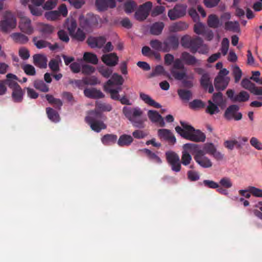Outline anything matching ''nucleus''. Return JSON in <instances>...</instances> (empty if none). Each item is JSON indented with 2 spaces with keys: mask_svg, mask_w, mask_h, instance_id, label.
Masks as SVG:
<instances>
[{
  "mask_svg": "<svg viewBox=\"0 0 262 262\" xmlns=\"http://www.w3.org/2000/svg\"><path fill=\"white\" fill-rule=\"evenodd\" d=\"M183 128L179 126L176 127V131L183 138L195 142H204L206 140V135L199 129H195L193 127L187 123L180 121Z\"/></svg>",
  "mask_w": 262,
  "mask_h": 262,
  "instance_id": "obj_1",
  "label": "nucleus"
},
{
  "mask_svg": "<svg viewBox=\"0 0 262 262\" xmlns=\"http://www.w3.org/2000/svg\"><path fill=\"white\" fill-rule=\"evenodd\" d=\"M122 113L133 126L139 128H144L146 119L142 117L143 112L140 107L124 106Z\"/></svg>",
  "mask_w": 262,
  "mask_h": 262,
  "instance_id": "obj_2",
  "label": "nucleus"
},
{
  "mask_svg": "<svg viewBox=\"0 0 262 262\" xmlns=\"http://www.w3.org/2000/svg\"><path fill=\"white\" fill-rule=\"evenodd\" d=\"M185 147L191 149L194 153V159L202 167L207 168L212 166L211 160L206 156L203 151H202L201 146L195 143H186Z\"/></svg>",
  "mask_w": 262,
  "mask_h": 262,
  "instance_id": "obj_3",
  "label": "nucleus"
},
{
  "mask_svg": "<svg viewBox=\"0 0 262 262\" xmlns=\"http://www.w3.org/2000/svg\"><path fill=\"white\" fill-rule=\"evenodd\" d=\"M202 40L201 37L198 36L192 37L186 35L182 37L181 45L183 48L189 49L191 53L194 54L199 49Z\"/></svg>",
  "mask_w": 262,
  "mask_h": 262,
  "instance_id": "obj_4",
  "label": "nucleus"
},
{
  "mask_svg": "<svg viewBox=\"0 0 262 262\" xmlns=\"http://www.w3.org/2000/svg\"><path fill=\"white\" fill-rule=\"evenodd\" d=\"M16 26V19L14 15L10 11H6L3 19L0 21V30L7 33L13 29Z\"/></svg>",
  "mask_w": 262,
  "mask_h": 262,
  "instance_id": "obj_5",
  "label": "nucleus"
},
{
  "mask_svg": "<svg viewBox=\"0 0 262 262\" xmlns=\"http://www.w3.org/2000/svg\"><path fill=\"white\" fill-rule=\"evenodd\" d=\"M170 72L171 75L176 80L182 81V83L184 87L189 89L193 86V74H190L188 75L186 72L185 71L171 70Z\"/></svg>",
  "mask_w": 262,
  "mask_h": 262,
  "instance_id": "obj_6",
  "label": "nucleus"
},
{
  "mask_svg": "<svg viewBox=\"0 0 262 262\" xmlns=\"http://www.w3.org/2000/svg\"><path fill=\"white\" fill-rule=\"evenodd\" d=\"M165 156L171 170L176 172H179L181 169V163L179 155L173 151H167Z\"/></svg>",
  "mask_w": 262,
  "mask_h": 262,
  "instance_id": "obj_7",
  "label": "nucleus"
},
{
  "mask_svg": "<svg viewBox=\"0 0 262 262\" xmlns=\"http://www.w3.org/2000/svg\"><path fill=\"white\" fill-rule=\"evenodd\" d=\"M152 7V4L151 2H147L140 5L135 13V17L139 21L145 20L149 15Z\"/></svg>",
  "mask_w": 262,
  "mask_h": 262,
  "instance_id": "obj_8",
  "label": "nucleus"
},
{
  "mask_svg": "<svg viewBox=\"0 0 262 262\" xmlns=\"http://www.w3.org/2000/svg\"><path fill=\"white\" fill-rule=\"evenodd\" d=\"M239 107L236 104H233L229 106L225 111L224 116L227 120L234 119L235 121H238L242 119L243 115L239 112Z\"/></svg>",
  "mask_w": 262,
  "mask_h": 262,
  "instance_id": "obj_9",
  "label": "nucleus"
},
{
  "mask_svg": "<svg viewBox=\"0 0 262 262\" xmlns=\"http://www.w3.org/2000/svg\"><path fill=\"white\" fill-rule=\"evenodd\" d=\"M163 52H169L171 50H177L179 46L178 36L171 35L168 36L163 41Z\"/></svg>",
  "mask_w": 262,
  "mask_h": 262,
  "instance_id": "obj_10",
  "label": "nucleus"
},
{
  "mask_svg": "<svg viewBox=\"0 0 262 262\" xmlns=\"http://www.w3.org/2000/svg\"><path fill=\"white\" fill-rule=\"evenodd\" d=\"M187 6L183 4H177L173 9L168 12V16L171 20H174L185 15Z\"/></svg>",
  "mask_w": 262,
  "mask_h": 262,
  "instance_id": "obj_11",
  "label": "nucleus"
},
{
  "mask_svg": "<svg viewBox=\"0 0 262 262\" xmlns=\"http://www.w3.org/2000/svg\"><path fill=\"white\" fill-rule=\"evenodd\" d=\"M79 21L80 27L87 30L95 25L96 18L91 14H88L86 16L81 15L79 17Z\"/></svg>",
  "mask_w": 262,
  "mask_h": 262,
  "instance_id": "obj_12",
  "label": "nucleus"
},
{
  "mask_svg": "<svg viewBox=\"0 0 262 262\" xmlns=\"http://www.w3.org/2000/svg\"><path fill=\"white\" fill-rule=\"evenodd\" d=\"M19 28L20 30L26 34L30 35L33 32V28L31 25V20L26 16H20Z\"/></svg>",
  "mask_w": 262,
  "mask_h": 262,
  "instance_id": "obj_13",
  "label": "nucleus"
},
{
  "mask_svg": "<svg viewBox=\"0 0 262 262\" xmlns=\"http://www.w3.org/2000/svg\"><path fill=\"white\" fill-rule=\"evenodd\" d=\"M106 41L104 36L98 37L90 36L88 37L86 43L91 48H102Z\"/></svg>",
  "mask_w": 262,
  "mask_h": 262,
  "instance_id": "obj_14",
  "label": "nucleus"
},
{
  "mask_svg": "<svg viewBox=\"0 0 262 262\" xmlns=\"http://www.w3.org/2000/svg\"><path fill=\"white\" fill-rule=\"evenodd\" d=\"M158 137L168 142L169 144L173 145L176 142V138L171 132L168 129H159L158 130Z\"/></svg>",
  "mask_w": 262,
  "mask_h": 262,
  "instance_id": "obj_15",
  "label": "nucleus"
},
{
  "mask_svg": "<svg viewBox=\"0 0 262 262\" xmlns=\"http://www.w3.org/2000/svg\"><path fill=\"white\" fill-rule=\"evenodd\" d=\"M181 58L183 62L188 66H200L201 61L198 59L194 56L187 52H183L181 53Z\"/></svg>",
  "mask_w": 262,
  "mask_h": 262,
  "instance_id": "obj_16",
  "label": "nucleus"
},
{
  "mask_svg": "<svg viewBox=\"0 0 262 262\" xmlns=\"http://www.w3.org/2000/svg\"><path fill=\"white\" fill-rule=\"evenodd\" d=\"M102 62L106 65L114 67L118 64L119 58L115 53L103 54L101 57Z\"/></svg>",
  "mask_w": 262,
  "mask_h": 262,
  "instance_id": "obj_17",
  "label": "nucleus"
},
{
  "mask_svg": "<svg viewBox=\"0 0 262 262\" xmlns=\"http://www.w3.org/2000/svg\"><path fill=\"white\" fill-rule=\"evenodd\" d=\"M147 115L152 122L158 124L160 127H164L165 126V123L163 118L156 111H148Z\"/></svg>",
  "mask_w": 262,
  "mask_h": 262,
  "instance_id": "obj_18",
  "label": "nucleus"
},
{
  "mask_svg": "<svg viewBox=\"0 0 262 262\" xmlns=\"http://www.w3.org/2000/svg\"><path fill=\"white\" fill-rule=\"evenodd\" d=\"M83 93L85 96L91 99H99L104 97L103 93L100 90H97L95 88L85 89Z\"/></svg>",
  "mask_w": 262,
  "mask_h": 262,
  "instance_id": "obj_19",
  "label": "nucleus"
},
{
  "mask_svg": "<svg viewBox=\"0 0 262 262\" xmlns=\"http://www.w3.org/2000/svg\"><path fill=\"white\" fill-rule=\"evenodd\" d=\"M102 116V113L98 110H92L88 112V115L85 118V121L89 124L92 122L100 121Z\"/></svg>",
  "mask_w": 262,
  "mask_h": 262,
  "instance_id": "obj_20",
  "label": "nucleus"
},
{
  "mask_svg": "<svg viewBox=\"0 0 262 262\" xmlns=\"http://www.w3.org/2000/svg\"><path fill=\"white\" fill-rule=\"evenodd\" d=\"M34 64L40 69H45L47 67V58L42 54H36L33 56Z\"/></svg>",
  "mask_w": 262,
  "mask_h": 262,
  "instance_id": "obj_21",
  "label": "nucleus"
},
{
  "mask_svg": "<svg viewBox=\"0 0 262 262\" xmlns=\"http://www.w3.org/2000/svg\"><path fill=\"white\" fill-rule=\"evenodd\" d=\"M200 83L205 90H208V93L212 94L214 91L213 85L210 81L209 75L207 73L203 74L201 78Z\"/></svg>",
  "mask_w": 262,
  "mask_h": 262,
  "instance_id": "obj_22",
  "label": "nucleus"
},
{
  "mask_svg": "<svg viewBox=\"0 0 262 262\" xmlns=\"http://www.w3.org/2000/svg\"><path fill=\"white\" fill-rule=\"evenodd\" d=\"M229 80L230 78L229 77L220 78V76L216 77L214 81L215 88L217 91L224 90L227 87Z\"/></svg>",
  "mask_w": 262,
  "mask_h": 262,
  "instance_id": "obj_23",
  "label": "nucleus"
},
{
  "mask_svg": "<svg viewBox=\"0 0 262 262\" xmlns=\"http://www.w3.org/2000/svg\"><path fill=\"white\" fill-rule=\"evenodd\" d=\"M185 145L186 144H184L183 146V150L182 151L181 163L183 165L187 166L190 163L192 160V157L189 152H191L193 156L195 153L191 149L186 148Z\"/></svg>",
  "mask_w": 262,
  "mask_h": 262,
  "instance_id": "obj_24",
  "label": "nucleus"
},
{
  "mask_svg": "<svg viewBox=\"0 0 262 262\" xmlns=\"http://www.w3.org/2000/svg\"><path fill=\"white\" fill-rule=\"evenodd\" d=\"M17 79V78L16 75L9 73L7 75V79L4 81L6 86V85H8L12 91H13L20 87L17 82L14 80Z\"/></svg>",
  "mask_w": 262,
  "mask_h": 262,
  "instance_id": "obj_25",
  "label": "nucleus"
},
{
  "mask_svg": "<svg viewBox=\"0 0 262 262\" xmlns=\"http://www.w3.org/2000/svg\"><path fill=\"white\" fill-rule=\"evenodd\" d=\"M208 26L211 28H218L223 25V22H220V20L215 14H210L208 17Z\"/></svg>",
  "mask_w": 262,
  "mask_h": 262,
  "instance_id": "obj_26",
  "label": "nucleus"
},
{
  "mask_svg": "<svg viewBox=\"0 0 262 262\" xmlns=\"http://www.w3.org/2000/svg\"><path fill=\"white\" fill-rule=\"evenodd\" d=\"M25 91L21 87L12 91L11 97L13 102L15 103H20L23 101Z\"/></svg>",
  "mask_w": 262,
  "mask_h": 262,
  "instance_id": "obj_27",
  "label": "nucleus"
},
{
  "mask_svg": "<svg viewBox=\"0 0 262 262\" xmlns=\"http://www.w3.org/2000/svg\"><path fill=\"white\" fill-rule=\"evenodd\" d=\"M123 77L121 75L114 73L113 74L111 79H109L104 85H107L109 87L114 84L120 86L123 84Z\"/></svg>",
  "mask_w": 262,
  "mask_h": 262,
  "instance_id": "obj_28",
  "label": "nucleus"
},
{
  "mask_svg": "<svg viewBox=\"0 0 262 262\" xmlns=\"http://www.w3.org/2000/svg\"><path fill=\"white\" fill-rule=\"evenodd\" d=\"M140 98L148 105L153 106L155 108H159L161 107V105L158 102H156L152 99L149 95L143 93H140Z\"/></svg>",
  "mask_w": 262,
  "mask_h": 262,
  "instance_id": "obj_29",
  "label": "nucleus"
},
{
  "mask_svg": "<svg viewBox=\"0 0 262 262\" xmlns=\"http://www.w3.org/2000/svg\"><path fill=\"white\" fill-rule=\"evenodd\" d=\"M133 141V138L130 135L123 134L120 136L117 144L120 147L128 146Z\"/></svg>",
  "mask_w": 262,
  "mask_h": 262,
  "instance_id": "obj_30",
  "label": "nucleus"
},
{
  "mask_svg": "<svg viewBox=\"0 0 262 262\" xmlns=\"http://www.w3.org/2000/svg\"><path fill=\"white\" fill-rule=\"evenodd\" d=\"M10 36L13 41L17 43L25 44L29 41L28 37L21 33H13Z\"/></svg>",
  "mask_w": 262,
  "mask_h": 262,
  "instance_id": "obj_31",
  "label": "nucleus"
},
{
  "mask_svg": "<svg viewBox=\"0 0 262 262\" xmlns=\"http://www.w3.org/2000/svg\"><path fill=\"white\" fill-rule=\"evenodd\" d=\"M164 24L163 22H156L150 27V33L154 35H159L162 33Z\"/></svg>",
  "mask_w": 262,
  "mask_h": 262,
  "instance_id": "obj_32",
  "label": "nucleus"
},
{
  "mask_svg": "<svg viewBox=\"0 0 262 262\" xmlns=\"http://www.w3.org/2000/svg\"><path fill=\"white\" fill-rule=\"evenodd\" d=\"M188 28V25L185 22L180 21L173 23L169 27L170 32H176L186 30Z\"/></svg>",
  "mask_w": 262,
  "mask_h": 262,
  "instance_id": "obj_33",
  "label": "nucleus"
},
{
  "mask_svg": "<svg viewBox=\"0 0 262 262\" xmlns=\"http://www.w3.org/2000/svg\"><path fill=\"white\" fill-rule=\"evenodd\" d=\"M102 143L105 145H110L116 142L117 136L114 134H106L101 138Z\"/></svg>",
  "mask_w": 262,
  "mask_h": 262,
  "instance_id": "obj_34",
  "label": "nucleus"
},
{
  "mask_svg": "<svg viewBox=\"0 0 262 262\" xmlns=\"http://www.w3.org/2000/svg\"><path fill=\"white\" fill-rule=\"evenodd\" d=\"M61 62V60L58 56L56 58L50 60L49 62V67L53 72L57 73L60 71L59 63Z\"/></svg>",
  "mask_w": 262,
  "mask_h": 262,
  "instance_id": "obj_35",
  "label": "nucleus"
},
{
  "mask_svg": "<svg viewBox=\"0 0 262 262\" xmlns=\"http://www.w3.org/2000/svg\"><path fill=\"white\" fill-rule=\"evenodd\" d=\"M224 28L226 31L237 32L239 31V25L236 21H227L225 23Z\"/></svg>",
  "mask_w": 262,
  "mask_h": 262,
  "instance_id": "obj_36",
  "label": "nucleus"
},
{
  "mask_svg": "<svg viewBox=\"0 0 262 262\" xmlns=\"http://www.w3.org/2000/svg\"><path fill=\"white\" fill-rule=\"evenodd\" d=\"M46 113L48 118L52 122H57L60 120L58 112L51 107L46 108Z\"/></svg>",
  "mask_w": 262,
  "mask_h": 262,
  "instance_id": "obj_37",
  "label": "nucleus"
},
{
  "mask_svg": "<svg viewBox=\"0 0 262 262\" xmlns=\"http://www.w3.org/2000/svg\"><path fill=\"white\" fill-rule=\"evenodd\" d=\"M121 88L120 87L116 89H111V87H109L107 85H104V91L107 93H109L111 94V98L115 100H119L120 97L119 92L121 91Z\"/></svg>",
  "mask_w": 262,
  "mask_h": 262,
  "instance_id": "obj_38",
  "label": "nucleus"
},
{
  "mask_svg": "<svg viewBox=\"0 0 262 262\" xmlns=\"http://www.w3.org/2000/svg\"><path fill=\"white\" fill-rule=\"evenodd\" d=\"M141 151L143 152L149 160L159 164H161L162 163V160L155 153L152 152L150 150L147 148H144Z\"/></svg>",
  "mask_w": 262,
  "mask_h": 262,
  "instance_id": "obj_39",
  "label": "nucleus"
},
{
  "mask_svg": "<svg viewBox=\"0 0 262 262\" xmlns=\"http://www.w3.org/2000/svg\"><path fill=\"white\" fill-rule=\"evenodd\" d=\"M89 125L93 130L97 133L100 132L102 129H106L107 127L106 125L101 120L92 122Z\"/></svg>",
  "mask_w": 262,
  "mask_h": 262,
  "instance_id": "obj_40",
  "label": "nucleus"
},
{
  "mask_svg": "<svg viewBox=\"0 0 262 262\" xmlns=\"http://www.w3.org/2000/svg\"><path fill=\"white\" fill-rule=\"evenodd\" d=\"M83 59L85 61L94 64H97L98 62V59L96 55L90 52L84 53Z\"/></svg>",
  "mask_w": 262,
  "mask_h": 262,
  "instance_id": "obj_41",
  "label": "nucleus"
},
{
  "mask_svg": "<svg viewBox=\"0 0 262 262\" xmlns=\"http://www.w3.org/2000/svg\"><path fill=\"white\" fill-rule=\"evenodd\" d=\"M70 36L73 39L79 42L83 41L86 38V34L80 28H78L76 32L75 31Z\"/></svg>",
  "mask_w": 262,
  "mask_h": 262,
  "instance_id": "obj_42",
  "label": "nucleus"
},
{
  "mask_svg": "<svg viewBox=\"0 0 262 262\" xmlns=\"http://www.w3.org/2000/svg\"><path fill=\"white\" fill-rule=\"evenodd\" d=\"M178 94L182 100L189 101L192 97V93L190 90L185 89H179Z\"/></svg>",
  "mask_w": 262,
  "mask_h": 262,
  "instance_id": "obj_43",
  "label": "nucleus"
},
{
  "mask_svg": "<svg viewBox=\"0 0 262 262\" xmlns=\"http://www.w3.org/2000/svg\"><path fill=\"white\" fill-rule=\"evenodd\" d=\"M208 105L206 109V112L211 115L218 113L220 112L218 105L214 103L211 100L208 101Z\"/></svg>",
  "mask_w": 262,
  "mask_h": 262,
  "instance_id": "obj_44",
  "label": "nucleus"
},
{
  "mask_svg": "<svg viewBox=\"0 0 262 262\" xmlns=\"http://www.w3.org/2000/svg\"><path fill=\"white\" fill-rule=\"evenodd\" d=\"M33 85L35 88L41 92H48L49 91L48 86L42 80H36Z\"/></svg>",
  "mask_w": 262,
  "mask_h": 262,
  "instance_id": "obj_45",
  "label": "nucleus"
},
{
  "mask_svg": "<svg viewBox=\"0 0 262 262\" xmlns=\"http://www.w3.org/2000/svg\"><path fill=\"white\" fill-rule=\"evenodd\" d=\"M212 100L214 102V103L219 106L223 105L225 102V100L223 99V94L220 92L214 93L213 94Z\"/></svg>",
  "mask_w": 262,
  "mask_h": 262,
  "instance_id": "obj_46",
  "label": "nucleus"
},
{
  "mask_svg": "<svg viewBox=\"0 0 262 262\" xmlns=\"http://www.w3.org/2000/svg\"><path fill=\"white\" fill-rule=\"evenodd\" d=\"M249 99V94L246 91H242L238 94L235 95L234 102H245Z\"/></svg>",
  "mask_w": 262,
  "mask_h": 262,
  "instance_id": "obj_47",
  "label": "nucleus"
},
{
  "mask_svg": "<svg viewBox=\"0 0 262 262\" xmlns=\"http://www.w3.org/2000/svg\"><path fill=\"white\" fill-rule=\"evenodd\" d=\"M136 6L137 5L134 1L128 0L124 3V11L126 13H130L134 11Z\"/></svg>",
  "mask_w": 262,
  "mask_h": 262,
  "instance_id": "obj_48",
  "label": "nucleus"
},
{
  "mask_svg": "<svg viewBox=\"0 0 262 262\" xmlns=\"http://www.w3.org/2000/svg\"><path fill=\"white\" fill-rule=\"evenodd\" d=\"M216 148L212 143H206L203 145L202 151H203L205 154L211 155Z\"/></svg>",
  "mask_w": 262,
  "mask_h": 262,
  "instance_id": "obj_49",
  "label": "nucleus"
},
{
  "mask_svg": "<svg viewBox=\"0 0 262 262\" xmlns=\"http://www.w3.org/2000/svg\"><path fill=\"white\" fill-rule=\"evenodd\" d=\"M77 27V23L75 19L72 18L69 19L67 22V28L70 35H72L75 31Z\"/></svg>",
  "mask_w": 262,
  "mask_h": 262,
  "instance_id": "obj_50",
  "label": "nucleus"
},
{
  "mask_svg": "<svg viewBox=\"0 0 262 262\" xmlns=\"http://www.w3.org/2000/svg\"><path fill=\"white\" fill-rule=\"evenodd\" d=\"M206 29L205 26L203 23L199 22V21L194 25V32L196 34L203 35Z\"/></svg>",
  "mask_w": 262,
  "mask_h": 262,
  "instance_id": "obj_51",
  "label": "nucleus"
},
{
  "mask_svg": "<svg viewBox=\"0 0 262 262\" xmlns=\"http://www.w3.org/2000/svg\"><path fill=\"white\" fill-rule=\"evenodd\" d=\"M218 184L220 186L226 189L230 188L233 185L231 179L226 177L222 178Z\"/></svg>",
  "mask_w": 262,
  "mask_h": 262,
  "instance_id": "obj_52",
  "label": "nucleus"
},
{
  "mask_svg": "<svg viewBox=\"0 0 262 262\" xmlns=\"http://www.w3.org/2000/svg\"><path fill=\"white\" fill-rule=\"evenodd\" d=\"M182 61V60L181 59V58L180 59H176L173 62V68L172 70L176 71H178V70H180L181 71H185L186 72V69Z\"/></svg>",
  "mask_w": 262,
  "mask_h": 262,
  "instance_id": "obj_53",
  "label": "nucleus"
},
{
  "mask_svg": "<svg viewBox=\"0 0 262 262\" xmlns=\"http://www.w3.org/2000/svg\"><path fill=\"white\" fill-rule=\"evenodd\" d=\"M150 46L152 49L156 50L163 52V42L158 39L151 40L150 41Z\"/></svg>",
  "mask_w": 262,
  "mask_h": 262,
  "instance_id": "obj_54",
  "label": "nucleus"
},
{
  "mask_svg": "<svg viewBox=\"0 0 262 262\" xmlns=\"http://www.w3.org/2000/svg\"><path fill=\"white\" fill-rule=\"evenodd\" d=\"M96 107L102 112H110L112 110V107L111 104L101 102H96Z\"/></svg>",
  "mask_w": 262,
  "mask_h": 262,
  "instance_id": "obj_55",
  "label": "nucleus"
},
{
  "mask_svg": "<svg viewBox=\"0 0 262 262\" xmlns=\"http://www.w3.org/2000/svg\"><path fill=\"white\" fill-rule=\"evenodd\" d=\"M189 106L192 109H198L204 108L205 104L201 100L194 99L189 103Z\"/></svg>",
  "mask_w": 262,
  "mask_h": 262,
  "instance_id": "obj_56",
  "label": "nucleus"
},
{
  "mask_svg": "<svg viewBox=\"0 0 262 262\" xmlns=\"http://www.w3.org/2000/svg\"><path fill=\"white\" fill-rule=\"evenodd\" d=\"M98 71L103 77L106 78L110 77L113 73V70L111 68L104 67H100Z\"/></svg>",
  "mask_w": 262,
  "mask_h": 262,
  "instance_id": "obj_57",
  "label": "nucleus"
},
{
  "mask_svg": "<svg viewBox=\"0 0 262 262\" xmlns=\"http://www.w3.org/2000/svg\"><path fill=\"white\" fill-rule=\"evenodd\" d=\"M229 46V41L227 38H224L221 43V51L224 56L228 52Z\"/></svg>",
  "mask_w": 262,
  "mask_h": 262,
  "instance_id": "obj_58",
  "label": "nucleus"
},
{
  "mask_svg": "<svg viewBox=\"0 0 262 262\" xmlns=\"http://www.w3.org/2000/svg\"><path fill=\"white\" fill-rule=\"evenodd\" d=\"M233 75L234 78L235 82H238L242 77V71L237 66H235L233 69Z\"/></svg>",
  "mask_w": 262,
  "mask_h": 262,
  "instance_id": "obj_59",
  "label": "nucleus"
},
{
  "mask_svg": "<svg viewBox=\"0 0 262 262\" xmlns=\"http://www.w3.org/2000/svg\"><path fill=\"white\" fill-rule=\"evenodd\" d=\"M251 145L258 150H262V143L256 137H252L250 140Z\"/></svg>",
  "mask_w": 262,
  "mask_h": 262,
  "instance_id": "obj_60",
  "label": "nucleus"
},
{
  "mask_svg": "<svg viewBox=\"0 0 262 262\" xmlns=\"http://www.w3.org/2000/svg\"><path fill=\"white\" fill-rule=\"evenodd\" d=\"M24 72L28 75L34 76L36 74V71L34 67L29 64H26L23 67Z\"/></svg>",
  "mask_w": 262,
  "mask_h": 262,
  "instance_id": "obj_61",
  "label": "nucleus"
},
{
  "mask_svg": "<svg viewBox=\"0 0 262 262\" xmlns=\"http://www.w3.org/2000/svg\"><path fill=\"white\" fill-rule=\"evenodd\" d=\"M254 85V83H252L250 80L247 78L243 79L241 82L242 86L243 88L249 90L250 92Z\"/></svg>",
  "mask_w": 262,
  "mask_h": 262,
  "instance_id": "obj_62",
  "label": "nucleus"
},
{
  "mask_svg": "<svg viewBox=\"0 0 262 262\" xmlns=\"http://www.w3.org/2000/svg\"><path fill=\"white\" fill-rule=\"evenodd\" d=\"M96 6L100 11H103L108 8L106 0H96Z\"/></svg>",
  "mask_w": 262,
  "mask_h": 262,
  "instance_id": "obj_63",
  "label": "nucleus"
},
{
  "mask_svg": "<svg viewBox=\"0 0 262 262\" xmlns=\"http://www.w3.org/2000/svg\"><path fill=\"white\" fill-rule=\"evenodd\" d=\"M249 192L255 197L262 198V189L254 186L249 187Z\"/></svg>",
  "mask_w": 262,
  "mask_h": 262,
  "instance_id": "obj_64",
  "label": "nucleus"
}]
</instances>
